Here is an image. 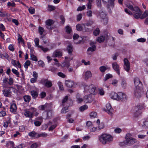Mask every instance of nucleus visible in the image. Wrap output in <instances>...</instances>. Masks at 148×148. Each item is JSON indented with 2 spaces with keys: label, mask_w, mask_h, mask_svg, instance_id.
<instances>
[{
  "label": "nucleus",
  "mask_w": 148,
  "mask_h": 148,
  "mask_svg": "<svg viewBox=\"0 0 148 148\" xmlns=\"http://www.w3.org/2000/svg\"><path fill=\"white\" fill-rule=\"evenodd\" d=\"M66 32L68 34H70L72 31L71 28L69 26H66Z\"/></svg>",
  "instance_id": "49"
},
{
  "label": "nucleus",
  "mask_w": 148,
  "mask_h": 148,
  "mask_svg": "<svg viewBox=\"0 0 148 148\" xmlns=\"http://www.w3.org/2000/svg\"><path fill=\"white\" fill-rule=\"evenodd\" d=\"M47 119L50 118L52 116V111L51 110H49L47 114Z\"/></svg>",
  "instance_id": "47"
},
{
  "label": "nucleus",
  "mask_w": 148,
  "mask_h": 148,
  "mask_svg": "<svg viewBox=\"0 0 148 148\" xmlns=\"http://www.w3.org/2000/svg\"><path fill=\"white\" fill-rule=\"evenodd\" d=\"M101 0H96V3L97 6L101 9Z\"/></svg>",
  "instance_id": "39"
},
{
  "label": "nucleus",
  "mask_w": 148,
  "mask_h": 148,
  "mask_svg": "<svg viewBox=\"0 0 148 148\" xmlns=\"http://www.w3.org/2000/svg\"><path fill=\"white\" fill-rule=\"evenodd\" d=\"M96 49V46H92V47H90L88 49L87 51H91L93 52Z\"/></svg>",
  "instance_id": "54"
},
{
  "label": "nucleus",
  "mask_w": 148,
  "mask_h": 148,
  "mask_svg": "<svg viewBox=\"0 0 148 148\" xmlns=\"http://www.w3.org/2000/svg\"><path fill=\"white\" fill-rule=\"evenodd\" d=\"M58 75L59 76L63 78H65L66 77V76L64 74L61 72L58 73Z\"/></svg>",
  "instance_id": "56"
},
{
  "label": "nucleus",
  "mask_w": 148,
  "mask_h": 148,
  "mask_svg": "<svg viewBox=\"0 0 148 148\" xmlns=\"http://www.w3.org/2000/svg\"><path fill=\"white\" fill-rule=\"evenodd\" d=\"M70 61L69 60H65L62 64L63 65V66L66 67L67 68H68L70 65Z\"/></svg>",
  "instance_id": "28"
},
{
  "label": "nucleus",
  "mask_w": 148,
  "mask_h": 148,
  "mask_svg": "<svg viewBox=\"0 0 148 148\" xmlns=\"http://www.w3.org/2000/svg\"><path fill=\"white\" fill-rule=\"evenodd\" d=\"M60 18L61 21L60 22V24L63 25L64 24L65 21V18L62 15H60Z\"/></svg>",
  "instance_id": "44"
},
{
  "label": "nucleus",
  "mask_w": 148,
  "mask_h": 148,
  "mask_svg": "<svg viewBox=\"0 0 148 148\" xmlns=\"http://www.w3.org/2000/svg\"><path fill=\"white\" fill-rule=\"evenodd\" d=\"M137 41L139 42H145L146 39L143 38H141L137 39Z\"/></svg>",
  "instance_id": "62"
},
{
  "label": "nucleus",
  "mask_w": 148,
  "mask_h": 148,
  "mask_svg": "<svg viewBox=\"0 0 148 148\" xmlns=\"http://www.w3.org/2000/svg\"><path fill=\"white\" fill-rule=\"evenodd\" d=\"M68 107H69L68 106H64V107L62 108L61 111V112L62 113H66L68 111L67 110L68 109Z\"/></svg>",
  "instance_id": "43"
},
{
  "label": "nucleus",
  "mask_w": 148,
  "mask_h": 148,
  "mask_svg": "<svg viewBox=\"0 0 148 148\" xmlns=\"http://www.w3.org/2000/svg\"><path fill=\"white\" fill-rule=\"evenodd\" d=\"M124 67L125 70L127 72H128L130 69V63L127 58H125L124 60Z\"/></svg>",
  "instance_id": "8"
},
{
  "label": "nucleus",
  "mask_w": 148,
  "mask_h": 148,
  "mask_svg": "<svg viewBox=\"0 0 148 148\" xmlns=\"http://www.w3.org/2000/svg\"><path fill=\"white\" fill-rule=\"evenodd\" d=\"M48 8L49 10L50 11L56 9L55 7L51 5H49Z\"/></svg>",
  "instance_id": "61"
},
{
  "label": "nucleus",
  "mask_w": 148,
  "mask_h": 148,
  "mask_svg": "<svg viewBox=\"0 0 148 148\" xmlns=\"http://www.w3.org/2000/svg\"><path fill=\"white\" fill-rule=\"evenodd\" d=\"M83 28L82 24H79L76 26V29L78 31H80L82 30H83Z\"/></svg>",
  "instance_id": "31"
},
{
  "label": "nucleus",
  "mask_w": 148,
  "mask_h": 148,
  "mask_svg": "<svg viewBox=\"0 0 148 148\" xmlns=\"http://www.w3.org/2000/svg\"><path fill=\"white\" fill-rule=\"evenodd\" d=\"M8 49L12 51H14V45L13 44H10L9 46Z\"/></svg>",
  "instance_id": "58"
},
{
  "label": "nucleus",
  "mask_w": 148,
  "mask_h": 148,
  "mask_svg": "<svg viewBox=\"0 0 148 148\" xmlns=\"http://www.w3.org/2000/svg\"><path fill=\"white\" fill-rule=\"evenodd\" d=\"M144 106L142 104H138L135 107V113L134 116H137L139 115L141 113V112L139 110H140L143 108Z\"/></svg>",
  "instance_id": "5"
},
{
  "label": "nucleus",
  "mask_w": 148,
  "mask_h": 148,
  "mask_svg": "<svg viewBox=\"0 0 148 148\" xmlns=\"http://www.w3.org/2000/svg\"><path fill=\"white\" fill-rule=\"evenodd\" d=\"M112 77V74L109 73L107 74L104 79L103 80L105 81H106L107 79Z\"/></svg>",
  "instance_id": "42"
},
{
  "label": "nucleus",
  "mask_w": 148,
  "mask_h": 148,
  "mask_svg": "<svg viewBox=\"0 0 148 148\" xmlns=\"http://www.w3.org/2000/svg\"><path fill=\"white\" fill-rule=\"evenodd\" d=\"M28 10L29 12L31 14H33L34 13V9L32 7H30L28 9Z\"/></svg>",
  "instance_id": "60"
},
{
  "label": "nucleus",
  "mask_w": 148,
  "mask_h": 148,
  "mask_svg": "<svg viewBox=\"0 0 148 148\" xmlns=\"http://www.w3.org/2000/svg\"><path fill=\"white\" fill-rule=\"evenodd\" d=\"M101 12H99V16H100L101 18L102 19L106 17V14L103 12V8H101Z\"/></svg>",
  "instance_id": "26"
},
{
  "label": "nucleus",
  "mask_w": 148,
  "mask_h": 148,
  "mask_svg": "<svg viewBox=\"0 0 148 148\" xmlns=\"http://www.w3.org/2000/svg\"><path fill=\"white\" fill-rule=\"evenodd\" d=\"M86 14L88 16L91 17L92 16V12L91 10H88L87 11Z\"/></svg>",
  "instance_id": "63"
},
{
  "label": "nucleus",
  "mask_w": 148,
  "mask_h": 148,
  "mask_svg": "<svg viewBox=\"0 0 148 148\" xmlns=\"http://www.w3.org/2000/svg\"><path fill=\"white\" fill-rule=\"evenodd\" d=\"M82 17V14H79L77 16V21H79L81 19Z\"/></svg>",
  "instance_id": "53"
},
{
  "label": "nucleus",
  "mask_w": 148,
  "mask_h": 148,
  "mask_svg": "<svg viewBox=\"0 0 148 148\" xmlns=\"http://www.w3.org/2000/svg\"><path fill=\"white\" fill-rule=\"evenodd\" d=\"M34 41L35 42V45L37 47L39 48V47L40 46L39 45V39L38 38H36L34 39Z\"/></svg>",
  "instance_id": "55"
},
{
  "label": "nucleus",
  "mask_w": 148,
  "mask_h": 148,
  "mask_svg": "<svg viewBox=\"0 0 148 148\" xmlns=\"http://www.w3.org/2000/svg\"><path fill=\"white\" fill-rule=\"evenodd\" d=\"M92 77V73L90 71H88L85 73V79L86 80Z\"/></svg>",
  "instance_id": "23"
},
{
  "label": "nucleus",
  "mask_w": 148,
  "mask_h": 148,
  "mask_svg": "<svg viewBox=\"0 0 148 148\" xmlns=\"http://www.w3.org/2000/svg\"><path fill=\"white\" fill-rule=\"evenodd\" d=\"M42 84H44L45 86L47 88L50 87L52 86L51 82L48 81L47 79H45L42 81Z\"/></svg>",
  "instance_id": "14"
},
{
  "label": "nucleus",
  "mask_w": 148,
  "mask_h": 148,
  "mask_svg": "<svg viewBox=\"0 0 148 148\" xmlns=\"http://www.w3.org/2000/svg\"><path fill=\"white\" fill-rule=\"evenodd\" d=\"M12 71L13 73L16 75L17 77H19V73L17 70L14 69H12Z\"/></svg>",
  "instance_id": "52"
},
{
  "label": "nucleus",
  "mask_w": 148,
  "mask_h": 148,
  "mask_svg": "<svg viewBox=\"0 0 148 148\" xmlns=\"http://www.w3.org/2000/svg\"><path fill=\"white\" fill-rule=\"evenodd\" d=\"M106 108L104 110L108 113L109 114L112 115L113 109L112 108L111 104L109 103H108L106 105Z\"/></svg>",
  "instance_id": "10"
},
{
  "label": "nucleus",
  "mask_w": 148,
  "mask_h": 148,
  "mask_svg": "<svg viewBox=\"0 0 148 148\" xmlns=\"http://www.w3.org/2000/svg\"><path fill=\"white\" fill-rule=\"evenodd\" d=\"M90 89L89 90V92L91 94H95L96 88L95 87H93L92 85L90 86Z\"/></svg>",
  "instance_id": "27"
},
{
  "label": "nucleus",
  "mask_w": 148,
  "mask_h": 148,
  "mask_svg": "<svg viewBox=\"0 0 148 148\" xmlns=\"http://www.w3.org/2000/svg\"><path fill=\"white\" fill-rule=\"evenodd\" d=\"M24 115L26 117L32 118L33 117V113L28 110H25L24 113Z\"/></svg>",
  "instance_id": "15"
},
{
  "label": "nucleus",
  "mask_w": 148,
  "mask_h": 148,
  "mask_svg": "<svg viewBox=\"0 0 148 148\" xmlns=\"http://www.w3.org/2000/svg\"><path fill=\"white\" fill-rule=\"evenodd\" d=\"M142 127L144 129H145L148 127V118H147L143 122Z\"/></svg>",
  "instance_id": "30"
},
{
  "label": "nucleus",
  "mask_w": 148,
  "mask_h": 148,
  "mask_svg": "<svg viewBox=\"0 0 148 148\" xmlns=\"http://www.w3.org/2000/svg\"><path fill=\"white\" fill-rule=\"evenodd\" d=\"M134 83L136 88H142L143 84L139 79L137 77L135 78L134 79Z\"/></svg>",
  "instance_id": "7"
},
{
  "label": "nucleus",
  "mask_w": 148,
  "mask_h": 148,
  "mask_svg": "<svg viewBox=\"0 0 148 148\" xmlns=\"http://www.w3.org/2000/svg\"><path fill=\"white\" fill-rule=\"evenodd\" d=\"M11 88L14 89L12 87H10L8 89H4L2 90L3 94L5 97H9L11 96L12 92L10 91Z\"/></svg>",
  "instance_id": "9"
},
{
  "label": "nucleus",
  "mask_w": 148,
  "mask_h": 148,
  "mask_svg": "<svg viewBox=\"0 0 148 148\" xmlns=\"http://www.w3.org/2000/svg\"><path fill=\"white\" fill-rule=\"evenodd\" d=\"M112 67L113 69L119 75H120L119 67L118 64L116 62H113L112 64Z\"/></svg>",
  "instance_id": "11"
},
{
  "label": "nucleus",
  "mask_w": 148,
  "mask_h": 148,
  "mask_svg": "<svg viewBox=\"0 0 148 148\" xmlns=\"http://www.w3.org/2000/svg\"><path fill=\"white\" fill-rule=\"evenodd\" d=\"M148 16V11L145 10L144 12L140 17L141 19H143Z\"/></svg>",
  "instance_id": "34"
},
{
  "label": "nucleus",
  "mask_w": 148,
  "mask_h": 148,
  "mask_svg": "<svg viewBox=\"0 0 148 148\" xmlns=\"http://www.w3.org/2000/svg\"><path fill=\"white\" fill-rule=\"evenodd\" d=\"M111 98L117 101H125L127 100V97L125 94L119 92L118 93L114 92L112 93Z\"/></svg>",
  "instance_id": "2"
},
{
  "label": "nucleus",
  "mask_w": 148,
  "mask_h": 148,
  "mask_svg": "<svg viewBox=\"0 0 148 148\" xmlns=\"http://www.w3.org/2000/svg\"><path fill=\"white\" fill-rule=\"evenodd\" d=\"M121 86L123 89H125L127 86V83L126 81L124 79H123L121 82Z\"/></svg>",
  "instance_id": "36"
},
{
  "label": "nucleus",
  "mask_w": 148,
  "mask_h": 148,
  "mask_svg": "<svg viewBox=\"0 0 148 148\" xmlns=\"http://www.w3.org/2000/svg\"><path fill=\"white\" fill-rule=\"evenodd\" d=\"M110 38L112 39V40L110 39V41H108V45L110 47H113L115 45L114 40L115 38L114 37H111V36L109 37V38Z\"/></svg>",
  "instance_id": "17"
},
{
  "label": "nucleus",
  "mask_w": 148,
  "mask_h": 148,
  "mask_svg": "<svg viewBox=\"0 0 148 148\" xmlns=\"http://www.w3.org/2000/svg\"><path fill=\"white\" fill-rule=\"evenodd\" d=\"M46 106H47L46 105H42L39 106V108L40 110H45Z\"/></svg>",
  "instance_id": "64"
},
{
  "label": "nucleus",
  "mask_w": 148,
  "mask_h": 148,
  "mask_svg": "<svg viewBox=\"0 0 148 148\" xmlns=\"http://www.w3.org/2000/svg\"><path fill=\"white\" fill-rule=\"evenodd\" d=\"M53 54L54 57L61 56L62 52L59 50H57L53 52Z\"/></svg>",
  "instance_id": "18"
},
{
  "label": "nucleus",
  "mask_w": 148,
  "mask_h": 148,
  "mask_svg": "<svg viewBox=\"0 0 148 148\" xmlns=\"http://www.w3.org/2000/svg\"><path fill=\"white\" fill-rule=\"evenodd\" d=\"M69 101L71 103H72L71 101L68 99V96H66L64 97L62 99L60 106H63L69 107L70 105V104L69 103Z\"/></svg>",
  "instance_id": "4"
},
{
  "label": "nucleus",
  "mask_w": 148,
  "mask_h": 148,
  "mask_svg": "<svg viewBox=\"0 0 148 148\" xmlns=\"http://www.w3.org/2000/svg\"><path fill=\"white\" fill-rule=\"evenodd\" d=\"M30 57L31 59L33 61H37L38 60L36 56L33 54H30Z\"/></svg>",
  "instance_id": "51"
},
{
  "label": "nucleus",
  "mask_w": 148,
  "mask_h": 148,
  "mask_svg": "<svg viewBox=\"0 0 148 148\" xmlns=\"http://www.w3.org/2000/svg\"><path fill=\"white\" fill-rule=\"evenodd\" d=\"M108 69V68L104 66H100L99 69L101 72L104 73Z\"/></svg>",
  "instance_id": "40"
},
{
  "label": "nucleus",
  "mask_w": 148,
  "mask_h": 148,
  "mask_svg": "<svg viewBox=\"0 0 148 148\" xmlns=\"http://www.w3.org/2000/svg\"><path fill=\"white\" fill-rule=\"evenodd\" d=\"M94 21L92 19L89 20L86 23H83L82 25H86L87 27L91 26L94 23Z\"/></svg>",
  "instance_id": "22"
},
{
  "label": "nucleus",
  "mask_w": 148,
  "mask_h": 148,
  "mask_svg": "<svg viewBox=\"0 0 148 148\" xmlns=\"http://www.w3.org/2000/svg\"><path fill=\"white\" fill-rule=\"evenodd\" d=\"M29 136L33 137L35 138H38V134L35 131H32L29 132L28 134Z\"/></svg>",
  "instance_id": "21"
},
{
  "label": "nucleus",
  "mask_w": 148,
  "mask_h": 148,
  "mask_svg": "<svg viewBox=\"0 0 148 148\" xmlns=\"http://www.w3.org/2000/svg\"><path fill=\"white\" fill-rule=\"evenodd\" d=\"M132 11L134 12V13L136 14H142V12L140 9L137 7H135Z\"/></svg>",
  "instance_id": "24"
},
{
  "label": "nucleus",
  "mask_w": 148,
  "mask_h": 148,
  "mask_svg": "<svg viewBox=\"0 0 148 148\" xmlns=\"http://www.w3.org/2000/svg\"><path fill=\"white\" fill-rule=\"evenodd\" d=\"M92 100L91 95H85L84 97V101L85 103L91 102L92 101Z\"/></svg>",
  "instance_id": "12"
},
{
  "label": "nucleus",
  "mask_w": 148,
  "mask_h": 148,
  "mask_svg": "<svg viewBox=\"0 0 148 148\" xmlns=\"http://www.w3.org/2000/svg\"><path fill=\"white\" fill-rule=\"evenodd\" d=\"M0 16L3 17H6L8 16V14L5 12H3L0 11Z\"/></svg>",
  "instance_id": "48"
},
{
  "label": "nucleus",
  "mask_w": 148,
  "mask_h": 148,
  "mask_svg": "<svg viewBox=\"0 0 148 148\" xmlns=\"http://www.w3.org/2000/svg\"><path fill=\"white\" fill-rule=\"evenodd\" d=\"M105 39V37L103 36H101L98 37L97 39V41L100 43H101L103 42Z\"/></svg>",
  "instance_id": "38"
},
{
  "label": "nucleus",
  "mask_w": 148,
  "mask_h": 148,
  "mask_svg": "<svg viewBox=\"0 0 148 148\" xmlns=\"http://www.w3.org/2000/svg\"><path fill=\"white\" fill-rule=\"evenodd\" d=\"M66 50L69 53L70 55L71 54L73 51V47L72 45L71 44L67 46Z\"/></svg>",
  "instance_id": "20"
},
{
  "label": "nucleus",
  "mask_w": 148,
  "mask_h": 148,
  "mask_svg": "<svg viewBox=\"0 0 148 148\" xmlns=\"http://www.w3.org/2000/svg\"><path fill=\"white\" fill-rule=\"evenodd\" d=\"M30 64V62L29 60H27L24 64V66L27 70L28 66Z\"/></svg>",
  "instance_id": "37"
},
{
  "label": "nucleus",
  "mask_w": 148,
  "mask_h": 148,
  "mask_svg": "<svg viewBox=\"0 0 148 148\" xmlns=\"http://www.w3.org/2000/svg\"><path fill=\"white\" fill-rule=\"evenodd\" d=\"M79 94H77L76 95V98L78 103H80L82 102L83 101H84V99H82V98H80L79 97Z\"/></svg>",
  "instance_id": "45"
},
{
  "label": "nucleus",
  "mask_w": 148,
  "mask_h": 148,
  "mask_svg": "<svg viewBox=\"0 0 148 148\" xmlns=\"http://www.w3.org/2000/svg\"><path fill=\"white\" fill-rule=\"evenodd\" d=\"M86 8L85 5H83L82 6L79 7L77 9V11H81L84 10Z\"/></svg>",
  "instance_id": "59"
},
{
  "label": "nucleus",
  "mask_w": 148,
  "mask_h": 148,
  "mask_svg": "<svg viewBox=\"0 0 148 148\" xmlns=\"http://www.w3.org/2000/svg\"><path fill=\"white\" fill-rule=\"evenodd\" d=\"M88 108V106L87 105H85L83 106H81L79 108V110L81 112L84 111L85 110L87 109Z\"/></svg>",
  "instance_id": "46"
},
{
  "label": "nucleus",
  "mask_w": 148,
  "mask_h": 148,
  "mask_svg": "<svg viewBox=\"0 0 148 148\" xmlns=\"http://www.w3.org/2000/svg\"><path fill=\"white\" fill-rule=\"evenodd\" d=\"M54 23V21L52 19H49L45 21V26L47 29L49 30H52L53 27L51 26Z\"/></svg>",
  "instance_id": "6"
},
{
  "label": "nucleus",
  "mask_w": 148,
  "mask_h": 148,
  "mask_svg": "<svg viewBox=\"0 0 148 148\" xmlns=\"http://www.w3.org/2000/svg\"><path fill=\"white\" fill-rule=\"evenodd\" d=\"M99 140L103 145L108 144L113 140V137L110 135L104 134L99 137Z\"/></svg>",
  "instance_id": "1"
},
{
  "label": "nucleus",
  "mask_w": 148,
  "mask_h": 148,
  "mask_svg": "<svg viewBox=\"0 0 148 148\" xmlns=\"http://www.w3.org/2000/svg\"><path fill=\"white\" fill-rule=\"evenodd\" d=\"M90 116L91 118H94L97 117V113L95 112L90 113Z\"/></svg>",
  "instance_id": "35"
},
{
  "label": "nucleus",
  "mask_w": 148,
  "mask_h": 148,
  "mask_svg": "<svg viewBox=\"0 0 148 148\" xmlns=\"http://www.w3.org/2000/svg\"><path fill=\"white\" fill-rule=\"evenodd\" d=\"M31 94L34 98H36L38 96V94L37 92L35 90L32 91L31 92Z\"/></svg>",
  "instance_id": "25"
},
{
  "label": "nucleus",
  "mask_w": 148,
  "mask_h": 148,
  "mask_svg": "<svg viewBox=\"0 0 148 148\" xmlns=\"http://www.w3.org/2000/svg\"><path fill=\"white\" fill-rule=\"evenodd\" d=\"M141 88H136L134 91V95L137 98H140L141 97Z\"/></svg>",
  "instance_id": "13"
},
{
  "label": "nucleus",
  "mask_w": 148,
  "mask_h": 148,
  "mask_svg": "<svg viewBox=\"0 0 148 148\" xmlns=\"http://www.w3.org/2000/svg\"><path fill=\"white\" fill-rule=\"evenodd\" d=\"M83 85L84 87V92H87L88 91H89L90 89V86H88L85 84H83Z\"/></svg>",
  "instance_id": "32"
},
{
  "label": "nucleus",
  "mask_w": 148,
  "mask_h": 148,
  "mask_svg": "<svg viewBox=\"0 0 148 148\" xmlns=\"http://www.w3.org/2000/svg\"><path fill=\"white\" fill-rule=\"evenodd\" d=\"M17 106L16 104L13 103L11 105L10 107V110L11 112H16L17 110Z\"/></svg>",
  "instance_id": "19"
},
{
  "label": "nucleus",
  "mask_w": 148,
  "mask_h": 148,
  "mask_svg": "<svg viewBox=\"0 0 148 148\" xmlns=\"http://www.w3.org/2000/svg\"><path fill=\"white\" fill-rule=\"evenodd\" d=\"M65 83L66 86L69 88L72 87L74 85V82L71 80H66Z\"/></svg>",
  "instance_id": "16"
},
{
  "label": "nucleus",
  "mask_w": 148,
  "mask_h": 148,
  "mask_svg": "<svg viewBox=\"0 0 148 148\" xmlns=\"http://www.w3.org/2000/svg\"><path fill=\"white\" fill-rule=\"evenodd\" d=\"M84 28L83 29V31L84 32H89L91 31L92 30V28H89L87 27L85 25H82Z\"/></svg>",
  "instance_id": "29"
},
{
  "label": "nucleus",
  "mask_w": 148,
  "mask_h": 148,
  "mask_svg": "<svg viewBox=\"0 0 148 148\" xmlns=\"http://www.w3.org/2000/svg\"><path fill=\"white\" fill-rule=\"evenodd\" d=\"M130 134H128L126 135V142L129 145H132L137 142V140L134 138L130 137Z\"/></svg>",
  "instance_id": "3"
},
{
  "label": "nucleus",
  "mask_w": 148,
  "mask_h": 148,
  "mask_svg": "<svg viewBox=\"0 0 148 148\" xmlns=\"http://www.w3.org/2000/svg\"><path fill=\"white\" fill-rule=\"evenodd\" d=\"M41 123V121H39L36 120L34 122V125L36 126H40Z\"/></svg>",
  "instance_id": "57"
},
{
  "label": "nucleus",
  "mask_w": 148,
  "mask_h": 148,
  "mask_svg": "<svg viewBox=\"0 0 148 148\" xmlns=\"http://www.w3.org/2000/svg\"><path fill=\"white\" fill-rule=\"evenodd\" d=\"M23 99L25 102H29L31 100V97L29 95H25L23 96Z\"/></svg>",
  "instance_id": "33"
},
{
  "label": "nucleus",
  "mask_w": 148,
  "mask_h": 148,
  "mask_svg": "<svg viewBox=\"0 0 148 148\" xmlns=\"http://www.w3.org/2000/svg\"><path fill=\"white\" fill-rule=\"evenodd\" d=\"M45 31L44 29L43 28L41 27H38V31L40 35H42L43 32Z\"/></svg>",
  "instance_id": "50"
},
{
  "label": "nucleus",
  "mask_w": 148,
  "mask_h": 148,
  "mask_svg": "<svg viewBox=\"0 0 148 148\" xmlns=\"http://www.w3.org/2000/svg\"><path fill=\"white\" fill-rule=\"evenodd\" d=\"M100 33V30L99 28H97L93 31V34L95 36H97Z\"/></svg>",
  "instance_id": "41"
}]
</instances>
